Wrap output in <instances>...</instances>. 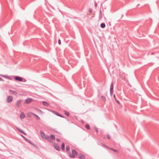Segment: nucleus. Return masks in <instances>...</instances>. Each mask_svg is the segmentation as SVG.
<instances>
[{
  "label": "nucleus",
  "instance_id": "c756f323",
  "mask_svg": "<svg viewBox=\"0 0 159 159\" xmlns=\"http://www.w3.org/2000/svg\"><path fill=\"white\" fill-rule=\"evenodd\" d=\"M7 75H0V76H2V77H3L5 78H6V76H7Z\"/></svg>",
  "mask_w": 159,
  "mask_h": 159
},
{
  "label": "nucleus",
  "instance_id": "20e7f679",
  "mask_svg": "<svg viewBox=\"0 0 159 159\" xmlns=\"http://www.w3.org/2000/svg\"><path fill=\"white\" fill-rule=\"evenodd\" d=\"M9 91L10 94L13 95L16 97L18 96V93L17 92L11 90H9Z\"/></svg>",
  "mask_w": 159,
  "mask_h": 159
},
{
  "label": "nucleus",
  "instance_id": "72a5a7b5",
  "mask_svg": "<svg viewBox=\"0 0 159 159\" xmlns=\"http://www.w3.org/2000/svg\"><path fill=\"white\" fill-rule=\"evenodd\" d=\"M56 140L58 142H60V139L58 138H57L56 139Z\"/></svg>",
  "mask_w": 159,
  "mask_h": 159
},
{
  "label": "nucleus",
  "instance_id": "423d86ee",
  "mask_svg": "<svg viewBox=\"0 0 159 159\" xmlns=\"http://www.w3.org/2000/svg\"><path fill=\"white\" fill-rule=\"evenodd\" d=\"M15 79L16 80L20 82L23 81L22 78L20 76H16L15 78Z\"/></svg>",
  "mask_w": 159,
  "mask_h": 159
},
{
  "label": "nucleus",
  "instance_id": "2eb2a0df",
  "mask_svg": "<svg viewBox=\"0 0 159 159\" xmlns=\"http://www.w3.org/2000/svg\"><path fill=\"white\" fill-rule=\"evenodd\" d=\"M102 18V11L101 10H100L99 11V20H101Z\"/></svg>",
  "mask_w": 159,
  "mask_h": 159
},
{
  "label": "nucleus",
  "instance_id": "ea45409f",
  "mask_svg": "<svg viewBox=\"0 0 159 159\" xmlns=\"http://www.w3.org/2000/svg\"><path fill=\"white\" fill-rule=\"evenodd\" d=\"M103 138L104 139H105V137H103Z\"/></svg>",
  "mask_w": 159,
  "mask_h": 159
},
{
  "label": "nucleus",
  "instance_id": "4468645a",
  "mask_svg": "<svg viewBox=\"0 0 159 159\" xmlns=\"http://www.w3.org/2000/svg\"><path fill=\"white\" fill-rule=\"evenodd\" d=\"M31 114L34 116H35L36 117V118L38 120H40V118L37 115L33 113H31Z\"/></svg>",
  "mask_w": 159,
  "mask_h": 159
},
{
  "label": "nucleus",
  "instance_id": "7c9ffc66",
  "mask_svg": "<svg viewBox=\"0 0 159 159\" xmlns=\"http://www.w3.org/2000/svg\"><path fill=\"white\" fill-rule=\"evenodd\" d=\"M58 44H61V40H60V39H59L58 40Z\"/></svg>",
  "mask_w": 159,
  "mask_h": 159
},
{
  "label": "nucleus",
  "instance_id": "9b49d317",
  "mask_svg": "<svg viewBox=\"0 0 159 159\" xmlns=\"http://www.w3.org/2000/svg\"><path fill=\"white\" fill-rule=\"evenodd\" d=\"M79 158L80 159H85V157L83 154H79Z\"/></svg>",
  "mask_w": 159,
  "mask_h": 159
},
{
  "label": "nucleus",
  "instance_id": "bb28decb",
  "mask_svg": "<svg viewBox=\"0 0 159 159\" xmlns=\"http://www.w3.org/2000/svg\"><path fill=\"white\" fill-rule=\"evenodd\" d=\"M21 136L22 137V138L25 140V141L27 139L23 135H21Z\"/></svg>",
  "mask_w": 159,
  "mask_h": 159
},
{
  "label": "nucleus",
  "instance_id": "e433bc0d",
  "mask_svg": "<svg viewBox=\"0 0 159 159\" xmlns=\"http://www.w3.org/2000/svg\"><path fill=\"white\" fill-rule=\"evenodd\" d=\"M114 97L115 99H116V97H115V94L114 95Z\"/></svg>",
  "mask_w": 159,
  "mask_h": 159
},
{
  "label": "nucleus",
  "instance_id": "39448f33",
  "mask_svg": "<svg viewBox=\"0 0 159 159\" xmlns=\"http://www.w3.org/2000/svg\"><path fill=\"white\" fill-rule=\"evenodd\" d=\"M13 100V97L11 96H9L7 97V102L8 103H9L11 102Z\"/></svg>",
  "mask_w": 159,
  "mask_h": 159
},
{
  "label": "nucleus",
  "instance_id": "473e14b6",
  "mask_svg": "<svg viewBox=\"0 0 159 159\" xmlns=\"http://www.w3.org/2000/svg\"><path fill=\"white\" fill-rule=\"evenodd\" d=\"M115 100L116 102L119 104H120V102L117 100L116 99H115Z\"/></svg>",
  "mask_w": 159,
  "mask_h": 159
},
{
  "label": "nucleus",
  "instance_id": "f257e3e1",
  "mask_svg": "<svg viewBox=\"0 0 159 159\" xmlns=\"http://www.w3.org/2000/svg\"><path fill=\"white\" fill-rule=\"evenodd\" d=\"M72 154H70L69 156L71 158H74L75 157V155H78V153L77 151L75 149H73L72 151Z\"/></svg>",
  "mask_w": 159,
  "mask_h": 159
},
{
  "label": "nucleus",
  "instance_id": "dca6fc26",
  "mask_svg": "<svg viewBox=\"0 0 159 159\" xmlns=\"http://www.w3.org/2000/svg\"><path fill=\"white\" fill-rule=\"evenodd\" d=\"M61 149L62 151H64L65 149V144L64 143H62L61 145Z\"/></svg>",
  "mask_w": 159,
  "mask_h": 159
},
{
  "label": "nucleus",
  "instance_id": "2f4dec72",
  "mask_svg": "<svg viewBox=\"0 0 159 159\" xmlns=\"http://www.w3.org/2000/svg\"><path fill=\"white\" fill-rule=\"evenodd\" d=\"M111 149L112 150L114 151L115 152H117L118 151L117 150L114 149H113V148H111Z\"/></svg>",
  "mask_w": 159,
  "mask_h": 159
},
{
  "label": "nucleus",
  "instance_id": "4c0bfd02",
  "mask_svg": "<svg viewBox=\"0 0 159 159\" xmlns=\"http://www.w3.org/2000/svg\"><path fill=\"white\" fill-rule=\"evenodd\" d=\"M154 54V53H151V54H152H152Z\"/></svg>",
  "mask_w": 159,
  "mask_h": 159
},
{
  "label": "nucleus",
  "instance_id": "c85d7f7f",
  "mask_svg": "<svg viewBox=\"0 0 159 159\" xmlns=\"http://www.w3.org/2000/svg\"><path fill=\"white\" fill-rule=\"evenodd\" d=\"M107 138L109 139H111V137L109 135H107Z\"/></svg>",
  "mask_w": 159,
  "mask_h": 159
},
{
  "label": "nucleus",
  "instance_id": "9d476101",
  "mask_svg": "<svg viewBox=\"0 0 159 159\" xmlns=\"http://www.w3.org/2000/svg\"><path fill=\"white\" fill-rule=\"evenodd\" d=\"M32 99L30 98H28L25 100V103L27 104H29L31 102Z\"/></svg>",
  "mask_w": 159,
  "mask_h": 159
},
{
  "label": "nucleus",
  "instance_id": "f3484780",
  "mask_svg": "<svg viewBox=\"0 0 159 159\" xmlns=\"http://www.w3.org/2000/svg\"><path fill=\"white\" fill-rule=\"evenodd\" d=\"M43 104L46 106H49V104L46 101H43Z\"/></svg>",
  "mask_w": 159,
  "mask_h": 159
},
{
  "label": "nucleus",
  "instance_id": "a878e982",
  "mask_svg": "<svg viewBox=\"0 0 159 159\" xmlns=\"http://www.w3.org/2000/svg\"><path fill=\"white\" fill-rule=\"evenodd\" d=\"M6 78L10 80H11L12 79V78L11 76L7 75Z\"/></svg>",
  "mask_w": 159,
  "mask_h": 159
},
{
  "label": "nucleus",
  "instance_id": "6e6552de",
  "mask_svg": "<svg viewBox=\"0 0 159 159\" xmlns=\"http://www.w3.org/2000/svg\"><path fill=\"white\" fill-rule=\"evenodd\" d=\"M52 111L54 114L56 115L57 116H60L62 118H64V117L63 116L60 114V113H59L56 111Z\"/></svg>",
  "mask_w": 159,
  "mask_h": 159
},
{
  "label": "nucleus",
  "instance_id": "b1692460",
  "mask_svg": "<svg viewBox=\"0 0 159 159\" xmlns=\"http://www.w3.org/2000/svg\"><path fill=\"white\" fill-rule=\"evenodd\" d=\"M65 113L66 116H69V113L67 111H65Z\"/></svg>",
  "mask_w": 159,
  "mask_h": 159
},
{
  "label": "nucleus",
  "instance_id": "412c9836",
  "mask_svg": "<svg viewBox=\"0 0 159 159\" xmlns=\"http://www.w3.org/2000/svg\"><path fill=\"white\" fill-rule=\"evenodd\" d=\"M100 145L104 148H108V147L107 146L104 144H103L102 143H101V144Z\"/></svg>",
  "mask_w": 159,
  "mask_h": 159
},
{
  "label": "nucleus",
  "instance_id": "4be33fe9",
  "mask_svg": "<svg viewBox=\"0 0 159 159\" xmlns=\"http://www.w3.org/2000/svg\"><path fill=\"white\" fill-rule=\"evenodd\" d=\"M26 141L28 143H30V144H33V143H32L31 141L29 139H27L26 140Z\"/></svg>",
  "mask_w": 159,
  "mask_h": 159
},
{
  "label": "nucleus",
  "instance_id": "1a4fd4ad",
  "mask_svg": "<svg viewBox=\"0 0 159 159\" xmlns=\"http://www.w3.org/2000/svg\"><path fill=\"white\" fill-rule=\"evenodd\" d=\"M22 101V100H19L17 101L16 105L17 107L19 108L21 102Z\"/></svg>",
  "mask_w": 159,
  "mask_h": 159
},
{
  "label": "nucleus",
  "instance_id": "393cba45",
  "mask_svg": "<svg viewBox=\"0 0 159 159\" xmlns=\"http://www.w3.org/2000/svg\"><path fill=\"white\" fill-rule=\"evenodd\" d=\"M85 127L88 129H90V127L88 124H86L85 125Z\"/></svg>",
  "mask_w": 159,
  "mask_h": 159
},
{
  "label": "nucleus",
  "instance_id": "7ed1b4c3",
  "mask_svg": "<svg viewBox=\"0 0 159 159\" xmlns=\"http://www.w3.org/2000/svg\"><path fill=\"white\" fill-rule=\"evenodd\" d=\"M113 84L112 82L111 83L110 87V94L111 96H112L113 95Z\"/></svg>",
  "mask_w": 159,
  "mask_h": 159
},
{
  "label": "nucleus",
  "instance_id": "aec40b11",
  "mask_svg": "<svg viewBox=\"0 0 159 159\" xmlns=\"http://www.w3.org/2000/svg\"><path fill=\"white\" fill-rule=\"evenodd\" d=\"M100 27L102 28H104L105 27V24L104 23H102L101 24Z\"/></svg>",
  "mask_w": 159,
  "mask_h": 159
},
{
  "label": "nucleus",
  "instance_id": "cd10ccee",
  "mask_svg": "<svg viewBox=\"0 0 159 159\" xmlns=\"http://www.w3.org/2000/svg\"><path fill=\"white\" fill-rule=\"evenodd\" d=\"M94 129L97 132H98V130L97 128L95 127Z\"/></svg>",
  "mask_w": 159,
  "mask_h": 159
},
{
  "label": "nucleus",
  "instance_id": "f8f14e48",
  "mask_svg": "<svg viewBox=\"0 0 159 159\" xmlns=\"http://www.w3.org/2000/svg\"><path fill=\"white\" fill-rule=\"evenodd\" d=\"M66 151L68 153H70V147L68 145H66Z\"/></svg>",
  "mask_w": 159,
  "mask_h": 159
},
{
  "label": "nucleus",
  "instance_id": "5701e85b",
  "mask_svg": "<svg viewBox=\"0 0 159 159\" xmlns=\"http://www.w3.org/2000/svg\"><path fill=\"white\" fill-rule=\"evenodd\" d=\"M18 130L20 131V132H21V133H22V134H24V135H26V134L22 130H21V129H18Z\"/></svg>",
  "mask_w": 159,
  "mask_h": 159
},
{
  "label": "nucleus",
  "instance_id": "58836bf2",
  "mask_svg": "<svg viewBox=\"0 0 159 159\" xmlns=\"http://www.w3.org/2000/svg\"><path fill=\"white\" fill-rule=\"evenodd\" d=\"M38 110L39 111H41V110L38 109Z\"/></svg>",
  "mask_w": 159,
  "mask_h": 159
},
{
  "label": "nucleus",
  "instance_id": "c9c22d12",
  "mask_svg": "<svg viewBox=\"0 0 159 159\" xmlns=\"http://www.w3.org/2000/svg\"><path fill=\"white\" fill-rule=\"evenodd\" d=\"M94 5H95V7H96V6H97V3L96 2H95V4H94Z\"/></svg>",
  "mask_w": 159,
  "mask_h": 159
},
{
  "label": "nucleus",
  "instance_id": "6ab92c4d",
  "mask_svg": "<svg viewBox=\"0 0 159 159\" xmlns=\"http://www.w3.org/2000/svg\"><path fill=\"white\" fill-rule=\"evenodd\" d=\"M50 138L51 139L53 140H54L55 139V136L54 135L52 134H51L50 136Z\"/></svg>",
  "mask_w": 159,
  "mask_h": 159
},
{
  "label": "nucleus",
  "instance_id": "f03ea898",
  "mask_svg": "<svg viewBox=\"0 0 159 159\" xmlns=\"http://www.w3.org/2000/svg\"><path fill=\"white\" fill-rule=\"evenodd\" d=\"M40 133L41 134V137L43 139L47 140L49 138V137H48V138L47 137L45 134L42 131H41L40 132Z\"/></svg>",
  "mask_w": 159,
  "mask_h": 159
},
{
  "label": "nucleus",
  "instance_id": "ddd939ff",
  "mask_svg": "<svg viewBox=\"0 0 159 159\" xmlns=\"http://www.w3.org/2000/svg\"><path fill=\"white\" fill-rule=\"evenodd\" d=\"M25 117V115L23 112L21 113L20 115V118L21 119H23Z\"/></svg>",
  "mask_w": 159,
  "mask_h": 159
},
{
  "label": "nucleus",
  "instance_id": "a211bd4d",
  "mask_svg": "<svg viewBox=\"0 0 159 159\" xmlns=\"http://www.w3.org/2000/svg\"><path fill=\"white\" fill-rule=\"evenodd\" d=\"M101 99L104 102H106V98L104 96L102 95L101 96Z\"/></svg>",
  "mask_w": 159,
  "mask_h": 159
},
{
  "label": "nucleus",
  "instance_id": "0eeeda50",
  "mask_svg": "<svg viewBox=\"0 0 159 159\" xmlns=\"http://www.w3.org/2000/svg\"><path fill=\"white\" fill-rule=\"evenodd\" d=\"M54 146L56 149L58 151H60V148L57 144L55 143H54Z\"/></svg>",
  "mask_w": 159,
  "mask_h": 159
},
{
  "label": "nucleus",
  "instance_id": "f704fd0d",
  "mask_svg": "<svg viewBox=\"0 0 159 159\" xmlns=\"http://www.w3.org/2000/svg\"><path fill=\"white\" fill-rule=\"evenodd\" d=\"M3 79L1 77H0V81H3Z\"/></svg>",
  "mask_w": 159,
  "mask_h": 159
}]
</instances>
